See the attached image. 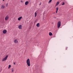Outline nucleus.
Here are the masks:
<instances>
[{"label":"nucleus","mask_w":73,"mask_h":73,"mask_svg":"<svg viewBox=\"0 0 73 73\" xmlns=\"http://www.w3.org/2000/svg\"><path fill=\"white\" fill-rule=\"evenodd\" d=\"M4 8H5V6H4L3 5H2L1 6V9H4Z\"/></svg>","instance_id":"nucleus-11"},{"label":"nucleus","mask_w":73,"mask_h":73,"mask_svg":"<svg viewBox=\"0 0 73 73\" xmlns=\"http://www.w3.org/2000/svg\"><path fill=\"white\" fill-rule=\"evenodd\" d=\"M18 28L20 29H22V26L21 25H20L18 26Z\"/></svg>","instance_id":"nucleus-6"},{"label":"nucleus","mask_w":73,"mask_h":73,"mask_svg":"<svg viewBox=\"0 0 73 73\" xmlns=\"http://www.w3.org/2000/svg\"><path fill=\"white\" fill-rule=\"evenodd\" d=\"M36 25V27H40V23H38Z\"/></svg>","instance_id":"nucleus-9"},{"label":"nucleus","mask_w":73,"mask_h":73,"mask_svg":"<svg viewBox=\"0 0 73 73\" xmlns=\"http://www.w3.org/2000/svg\"><path fill=\"white\" fill-rule=\"evenodd\" d=\"M29 3V2H28V1H27L25 2V5H28V4Z\"/></svg>","instance_id":"nucleus-8"},{"label":"nucleus","mask_w":73,"mask_h":73,"mask_svg":"<svg viewBox=\"0 0 73 73\" xmlns=\"http://www.w3.org/2000/svg\"><path fill=\"white\" fill-rule=\"evenodd\" d=\"M8 18H9V17H8V15L6 16L5 17V20H8Z\"/></svg>","instance_id":"nucleus-5"},{"label":"nucleus","mask_w":73,"mask_h":73,"mask_svg":"<svg viewBox=\"0 0 73 73\" xmlns=\"http://www.w3.org/2000/svg\"><path fill=\"white\" fill-rule=\"evenodd\" d=\"M65 4L64 2H63V3L62 4V5H64Z\"/></svg>","instance_id":"nucleus-18"},{"label":"nucleus","mask_w":73,"mask_h":73,"mask_svg":"<svg viewBox=\"0 0 73 73\" xmlns=\"http://www.w3.org/2000/svg\"><path fill=\"white\" fill-rule=\"evenodd\" d=\"M8 3H7L6 4V7L8 6Z\"/></svg>","instance_id":"nucleus-20"},{"label":"nucleus","mask_w":73,"mask_h":73,"mask_svg":"<svg viewBox=\"0 0 73 73\" xmlns=\"http://www.w3.org/2000/svg\"><path fill=\"white\" fill-rule=\"evenodd\" d=\"M68 49V47H66V49Z\"/></svg>","instance_id":"nucleus-21"},{"label":"nucleus","mask_w":73,"mask_h":73,"mask_svg":"<svg viewBox=\"0 0 73 73\" xmlns=\"http://www.w3.org/2000/svg\"><path fill=\"white\" fill-rule=\"evenodd\" d=\"M54 18H55V19H56V17H54Z\"/></svg>","instance_id":"nucleus-24"},{"label":"nucleus","mask_w":73,"mask_h":73,"mask_svg":"<svg viewBox=\"0 0 73 73\" xmlns=\"http://www.w3.org/2000/svg\"><path fill=\"white\" fill-rule=\"evenodd\" d=\"M14 42L15 43H17V42H18V41L16 39L15 40H14Z\"/></svg>","instance_id":"nucleus-10"},{"label":"nucleus","mask_w":73,"mask_h":73,"mask_svg":"<svg viewBox=\"0 0 73 73\" xmlns=\"http://www.w3.org/2000/svg\"><path fill=\"white\" fill-rule=\"evenodd\" d=\"M11 70H13V68H11Z\"/></svg>","instance_id":"nucleus-26"},{"label":"nucleus","mask_w":73,"mask_h":73,"mask_svg":"<svg viewBox=\"0 0 73 73\" xmlns=\"http://www.w3.org/2000/svg\"><path fill=\"white\" fill-rule=\"evenodd\" d=\"M37 11H36L35 13V17H36V16H37V12H37Z\"/></svg>","instance_id":"nucleus-12"},{"label":"nucleus","mask_w":73,"mask_h":73,"mask_svg":"<svg viewBox=\"0 0 73 73\" xmlns=\"http://www.w3.org/2000/svg\"><path fill=\"white\" fill-rule=\"evenodd\" d=\"M11 67V65H9L8 67V69H9Z\"/></svg>","instance_id":"nucleus-16"},{"label":"nucleus","mask_w":73,"mask_h":73,"mask_svg":"<svg viewBox=\"0 0 73 73\" xmlns=\"http://www.w3.org/2000/svg\"><path fill=\"white\" fill-rule=\"evenodd\" d=\"M27 65H28L29 66H30L31 65V64H30V60L29 59H28L27 60Z\"/></svg>","instance_id":"nucleus-1"},{"label":"nucleus","mask_w":73,"mask_h":73,"mask_svg":"<svg viewBox=\"0 0 73 73\" xmlns=\"http://www.w3.org/2000/svg\"><path fill=\"white\" fill-rule=\"evenodd\" d=\"M58 28H59L61 26V21H59L58 23L57 24Z\"/></svg>","instance_id":"nucleus-2"},{"label":"nucleus","mask_w":73,"mask_h":73,"mask_svg":"<svg viewBox=\"0 0 73 73\" xmlns=\"http://www.w3.org/2000/svg\"><path fill=\"white\" fill-rule=\"evenodd\" d=\"M3 0V1H4V0Z\"/></svg>","instance_id":"nucleus-27"},{"label":"nucleus","mask_w":73,"mask_h":73,"mask_svg":"<svg viewBox=\"0 0 73 73\" xmlns=\"http://www.w3.org/2000/svg\"><path fill=\"white\" fill-rule=\"evenodd\" d=\"M41 3H40L39 4L40 5H41Z\"/></svg>","instance_id":"nucleus-25"},{"label":"nucleus","mask_w":73,"mask_h":73,"mask_svg":"<svg viewBox=\"0 0 73 73\" xmlns=\"http://www.w3.org/2000/svg\"><path fill=\"white\" fill-rule=\"evenodd\" d=\"M7 58H8V55H7L4 58L2 59V61H5L7 59Z\"/></svg>","instance_id":"nucleus-3"},{"label":"nucleus","mask_w":73,"mask_h":73,"mask_svg":"<svg viewBox=\"0 0 73 73\" xmlns=\"http://www.w3.org/2000/svg\"><path fill=\"white\" fill-rule=\"evenodd\" d=\"M22 17H21L19 18H18V20H19V21H20V20H21V19L22 18Z\"/></svg>","instance_id":"nucleus-7"},{"label":"nucleus","mask_w":73,"mask_h":73,"mask_svg":"<svg viewBox=\"0 0 73 73\" xmlns=\"http://www.w3.org/2000/svg\"><path fill=\"white\" fill-rule=\"evenodd\" d=\"M3 33L4 34H5L7 33V30H4L3 31Z\"/></svg>","instance_id":"nucleus-4"},{"label":"nucleus","mask_w":73,"mask_h":73,"mask_svg":"<svg viewBox=\"0 0 73 73\" xmlns=\"http://www.w3.org/2000/svg\"><path fill=\"white\" fill-rule=\"evenodd\" d=\"M52 0H50V1H48V3H50L52 2Z\"/></svg>","instance_id":"nucleus-17"},{"label":"nucleus","mask_w":73,"mask_h":73,"mask_svg":"<svg viewBox=\"0 0 73 73\" xmlns=\"http://www.w3.org/2000/svg\"><path fill=\"white\" fill-rule=\"evenodd\" d=\"M44 19V18H43V19Z\"/></svg>","instance_id":"nucleus-28"},{"label":"nucleus","mask_w":73,"mask_h":73,"mask_svg":"<svg viewBox=\"0 0 73 73\" xmlns=\"http://www.w3.org/2000/svg\"><path fill=\"white\" fill-rule=\"evenodd\" d=\"M14 65H15V62H14Z\"/></svg>","instance_id":"nucleus-23"},{"label":"nucleus","mask_w":73,"mask_h":73,"mask_svg":"<svg viewBox=\"0 0 73 73\" xmlns=\"http://www.w3.org/2000/svg\"><path fill=\"white\" fill-rule=\"evenodd\" d=\"M56 13H57V12L58 11V8L57 7L56 8Z\"/></svg>","instance_id":"nucleus-14"},{"label":"nucleus","mask_w":73,"mask_h":73,"mask_svg":"<svg viewBox=\"0 0 73 73\" xmlns=\"http://www.w3.org/2000/svg\"><path fill=\"white\" fill-rule=\"evenodd\" d=\"M53 34H52V33L51 32H50L49 33V36H52Z\"/></svg>","instance_id":"nucleus-13"},{"label":"nucleus","mask_w":73,"mask_h":73,"mask_svg":"<svg viewBox=\"0 0 73 73\" xmlns=\"http://www.w3.org/2000/svg\"><path fill=\"white\" fill-rule=\"evenodd\" d=\"M12 72H13V70H12Z\"/></svg>","instance_id":"nucleus-22"},{"label":"nucleus","mask_w":73,"mask_h":73,"mask_svg":"<svg viewBox=\"0 0 73 73\" xmlns=\"http://www.w3.org/2000/svg\"><path fill=\"white\" fill-rule=\"evenodd\" d=\"M2 71V69H0V73Z\"/></svg>","instance_id":"nucleus-19"},{"label":"nucleus","mask_w":73,"mask_h":73,"mask_svg":"<svg viewBox=\"0 0 73 73\" xmlns=\"http://www.w3.org/2000/svg\"><path fill=\"white\" fill-rule=\"evenodd\" d=\"M59 3H59V2H57V3H56V5H59Z\"/></svg>","instance_id":"nucleus-15"}]
</instances>
